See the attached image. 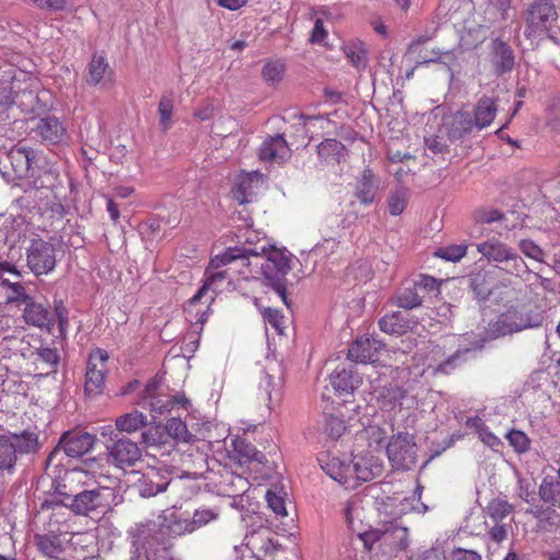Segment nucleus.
Instances as JSON below:
<instances>
[{
  "instance_id": "6",
  "label": "nucleus",
  "mask_w": 560,
  "mask_h": 560,
  "mask_svg": "<svg viewBox=\"0 0 560 560\" xmlns=\"http://www.w3.org/2000/svg\"><path fill=\"white\" fill-rule=\"evenodd\" d=\"M260 250L264 257V262H266V269L271 270L275 275V278L271 280L275 282L273 288L283 303L288 305L287 289L285 285L281 282V278H283L291 270L290 255L287 250L276 247H270L267 249L265 246H262Z\"/></svg>"
},
{
  "instance_id": "4",
  "label": "nucleus",
  "mask_w": 560,
  "mask_h": 560,
  "mask_svg": "<svg viewBox=\"0 0 560 560\" xmlns=\"http://www.w3.org/2000/svg\"><path fill=\"white\" fill-rule=\"evenodd\" d=\"M477 250L489 261L505 264L511 275L520 276L527 270L526 262L516 250L497 238L478 244Z\"/></svg>"
},
{
  "instance_id": "56",
  "label": "nucleus",
  "mask_w": 560,
  "mask_h": 560,
  "mask_svg": "<svg viewBox=\"0 0 560 560\" xmlns=\"http://www.w3.org/2000/svg\"><path fill=\"white\" fill-rule=\"evenodd\" d=\"M266 500L268 506L280 516H287L285 502L282 495L278 493L275 489H269L266 492Z\"/></svg>"
},
{
  "instance_id": "29",
  "label": "nucleus",
  "mask_w": 560,
  "mask_h": 560,
  "mask_svg": "<svg viewBox=\"0 0 560 560\" xmlns=\"http://www.w3.org/2000/svg\"><path fill=\"white\" fill-rule=\"evenodd\" d=\"M0 299L7 304H27L28 301H32V298L20 282H11L10 280L0 282Z\"/></svg>"
},
{
  "instance_id": "37",
  "label": "nucleus",
  "mask_w": 560,
  "mask_h": 560,
  "mask_svg": "<svg viewBox=\"0 0 560 560\" xmlns=\"http://www.w3.org/2000/svg\"><path fill=\"white\" fill-rule=\"evenodd\" d=\"M378 186L373 182L372 177H362L357 184L355 196L361 203L371 205L376 196Z\"/></svg>"
},
{
  "instance_id": "5",
  "label": "nucleus",
  "mask_w": 560,
  "mask_h": 560,
  "mask_svg": "<svg viewBox=\"0 0 560 560\" xmlns=\"http://www.w3.org/2000/svg\"><path fill=\"white\" fill-rule=\"evenodd\" d=\"M108 352L102 348L91 350L86 361L84 392L89 396H98L105 388V378L108 373Z\"/></svg>"
},
{
  "instance_id": "38",
  "label": "nucleus",
  "mask_w": 560,
  "mask_h": 560,
  "mask_svg": "<svg viewBox=\"0 0 560 560\" xmlns=\"http://www.w3.org/2000/svg\"><path fill=\"white\" fill-rule=\"evenodd\" d=\"M408 189L399 187L390 192L387 201L388 211L392 215H400L408 203Z\"/></svg>"
},
{
  "instance_id": "49",
  "label": "nucleus",
  "mask_w": 560,
  "mask_h": 560,
  "mask_svg": "<svg viewBox=\"0 0 560 560\" xmlns=\"http://www.w3.org/2000/svg\"><path fill=\"white\" fill-rule=\"evenodd\" d=\"M159 477L160 475L158 472H153L152 475L148 474L144 476L143 487L141 489L142 495L153 497L166 489L168 481H155V479Z\"/></svg>"
},
{
  "instance_id": "39",
  "label": "nucleus",
  "mask_w": 560,
  "mask_h": 560,
  "mask_svg": "<svg viewBox=\"0 0 560 560\" xmlns=\"http://www.w3.org/2000/svg\"><path fill=\"white\" fill-rule=\"evenodd\" d=\"M142 443L148 446H160L168 443L167 432L161 424H155L147 428L142 434Z\"/></svg>"
},
{
  "instance_id": "9",
  "label": "nucleus",
  "mask_w": 560,
  "mask_h": 560,
  "mask_svg": "<svg viewBox=\"0 0 560 560\" xmlns=\"http://www.w3.org/2000/svg\"><path fill=\"white\" fill-rule=\"evenodd\" d=\"M26 261L36 276L48 275L57 264L56 248L49 242L34 240L27 248Z\"/></svg>"
},
{
  "instance_id": "14",
  "label": "nucleus",
  "mask_w": 560,
  "mask_h": 560,
  "mask_svg": "<svg viewBox=\"0 0 560 560\" xmlns=\"http://www.w3.org/2000/svg\"><path fill=\"white\" fill-rule=\"evenodd\" d=\"M108 458L120 469L132 467L141 458V450L129 439L116 441L108 452Z\"/></svg>"
},
{
  "instance_id": "8",
  "label": "nucleus",
  "mask_w": 560,
  "mask_h": 560,
  "mask_svg": "<svg viewBox=\"0 0 560 560\" xmlns=\"http://www.w3.org/2000/svg\"><path fill=\"white\" fill-rule=\"evenodd\" d=\"M238 253L240 252L237 249L226 248L222 254L217 255L210 260L205 272V282L196 294L189 299V306H195L210 288H212L218 281H222L226 278L228 271L219 269L223 266L233 264L235 258L241 255Z\"/></svg>"
},
{
  "instance_id": "44",
  "label": "nucleus",
  "mask_w": 560,
  "mask_h": 560,
  "mask_svg": "<svg viewBox=\"0 0 560 560\" xmlns=\"http://www.w3.org/2000/svg\"><path fill=\"white\" fill-rule=\"evenodd\" d=\"M343 51L350 62L357 68H364L366 65V51L362 43H350L343 46Z\"/></svg>"
},
{
  "instance_id": "52",
  "label": "nucleus",
  "mask_w": 560,
  "mask_h": 560,
  "mask_svg": "<svg viewBox=\"0 0 560 560\" xmlns=\"http://www.w3.org/2000/svg\"><path fill=\"white\" fill-rule=\"evenodd\" d=\"M362 436L368 441L369 447L371 450H380L385 440H386V433L383 429L380 427H369L362 432Z\"/></svg>"
},
{
  "instance_id": "19",
  "label": "nucleus",
  "mask_w": 560,
  "mask_h": 560,
  "mask_svg": "<svg viewBox=\"0 0 560 560\" xmlns=\"http://www.w3.org/2000/svg\"><path fill=\"white\" fill-rule=\"evenodd\" d=\"M69 500V503L63 502L62 504L79 515H88L90 512L103 506V497L100 489L82 490L73 494Z\"/></svg>"
},
{
  "instance_id": "7",
  "label": "nucleus",
  "mask_w": 560,
  "mask_h": 560,
  "mask_svg": "<svg viewBox=\"0 0 560 560\" xmlns=\"http://www.w3.org/2000/svg\"><path fill=\"white\" fill-rule=\"evenodd\" d=\"M28 354L24 375L47 376L56 371L59 363V354L56 349L42 348L31 341Z\"/></svg>"
},
{
  "instance_id": "59",
  "label": "nucleus",
  "mask_w": 560,
  "mask_h": 560,
  "mask_svg": "<svg viewBox=\"0 0 560 560\" xmlns=\"http://www.w3.org/2000/svg\"><path fill=\"white\" fill-rule=\"evenodd\" d=\"M520 249L526 256L535 260H541L544 255L542 250L530 240H522L520 242Z\"/></svg>"
},
{
  "instance_id": "51",
  "label": "nucleus",
  "mask_w": 560,
  "mask_h": 560,
  "mask_svg": "<svg viewBox=\"0 0 560 560\" xmlns=\"http://www.w3.org/2000/svg\"><path fill=\"white\" fill-rule=\"evenodd\" d=\"M487 510L492 520L502 521L504 517L512 513L513 506L508 501L494 499L489 502Z\"/></svg>"
},
{
  "instance_id": "17",
  "label": "nucleus",
  "mask_w": 560,
  "mask_h": 560,
  "mask_svg": "<svg viewBox=\"0 0 560 560\" xmlns=\"http://www.w3.org/2000/svg\"><path fill=\"white\" fill-rule=\"evenodd\" d=\"M95 435L84 431H70L62 434L60 445L69 457H81L95 444Z\"/></svg>"
},
{
  "instance_id": "35",
  "label": "nucleus",
  "mask_w": 560,
  "mask_h": 560,
  "mask_svg": "<svg viewBox=\"0 0 560 560\" xmlns=\"http://www.w3.org/2000/svg\"><path fill=\"white\" fill-rule=\"evenodd\" d=\"M234 458L237 459L240 464H247L253 460L260 462L262 454L256 450L254 445L247 443L243 439H235L232 442Z\"/></svg>"
},
{
  "instance_id": "62",
  "label": "nucleus",
  "mask_w": 560,
  "mask_h": 560,
  "mask_svg": "<svg viewBox=\"0 0 560 560\" xmlns=\"http://www.w3.org/2000/svg\"><path fill=\"white\" fill-rule=\"evenodd\" d=\"M327 32L324 27V23L320 19H317L314 23V27L311 33L310 42L313 44H320L326 38Z\"/></svg>"
},
{
  "instance_id": "60",
  "label": "nucleus",
  "mask_w": 560,
  "mask_h": 560,
  "mask_svg": "<svg viewBox=\"0 0 560 560\" xmlns=\"http://www.w3.org/2000/svg\"><path fill=\"white\" fill-rule=\"evenodd\" d=\"M14 104H16V102L11 93L0 100V124H5L11 119L10 110Z\"/></svg>"
},
{
  "instance_id": "31",
  "label": "nucleus",
  "mask_w": 560,
  "mask_h": 560,
  "mask_svg": "<svg viewBox=\"0 0 560 560\" xmlns=\"http://www.w3.org/2000/svg\"><path fill=\"white\" fill-rule=\"evenodd\" d=\"M380 329L383 332L401 336L409 329V322L400 312L386 314L378 320Z\"/></svg>"
},
{
  "instance_id": "61",
  "label": "nucleus",
  "mask_w": 560,
  "mask_h": 560,
  "mask_svg": "<svg viewBox=\"0 0 560 560\" xmlns=\"http://www.w3.org/2000/svg\"><path fill=\"white\" fill-rule=\"evenodd\" d=\"M264 317L277 331L281 332L284 317L278 310L267 308Z\"/></svg>"
},
{
  "instance_id": "54",
  "label": "nucleus",
  "mask_w": 560,
  "mask_h": 560,
  "mask_svg": "<svg viewBox=\"0 0 560 560\" xmlns=\"http://www.w3.org/2000/svg\"><path fill=\"white\" fill-rule=\"evenodd\" d=\"M509 444L514 448L515 452L522 454L529 450L530 440L529 438L520 430H511L506 434Z\"/></svg>"
},
{
  "instance_id": "16",
  "label": "nucleus",
  "mask_w": 560,
  "mask_h": 560,
  "mask_svg": "<svg viewBox=\"0 0 560 560\" xmlns=\"http://www.w3.org/2000/svg\"><path fill=\"white\" fill-rule=\"evenodd\" d=\"M502 268L481 269L470 276L469 287L478 300H487L499 289V273Z\"/></svg>"
},
{
  "instance_id": "18",
  "label": "nucleus",
  "mask_w": 560,
  "mask_h": 560,
  "mask_svg": "<svg viewBox=\"0 0 560 560\" xmlns=\"http://www.w3.org/2000/svg\"><path fill=\"white\" fill-rule=\"evenodd\" d=\"M557 18L558 13L551 1L535 0L528 10L527 22L535 30H546Z\"/></svg>"
},
{
  "instance_id": "34",
  "label": "nucleus",
  "mask_w": 560,
  "mask_h": 560,
  "mask_svg": "<svg viewBox=\"0 0 560 560\" xmlns=\"http://www.w3.org/2000/svg\"><path fill=\"white\" fill-rule=\"evenodd\" d=\"M494 66L498 73L511 71L514 66V55L511 47L501 40L494 42Z\"/></svg>"
},
{
  "instance_id": "40",
  "label": "nucleus",
  "mask_w": 560,
  "mask_h": 560,
  "mask_svg": "<svg viewBox=\"0 0 560 560\" xmlns=\"http://www.w3.org/2000/svg\"><path fill=\"white\" fill-rule=\"evenodd\" d=\"M472 220L480 224H490L501 222L505 219V214L492 207H481L474 210Z\"/></svg>"
},
{
  "instance_id": "12",
  "label": "nucleus",
  "mask_w": 560,
  "mask_h": 560,
  "mask_svg": "<svg viewBox=\"0 0 560 560\" xmlns=\"http://www.w3.org/2000/svg\"><path fill=\"white\" fill-rule=\"evenodd\" d=\"M32 131L35 138L46 145L61 144L68 139L66 127L55 116L38 119Z\"/></svg>"
},
{
  "instance_id": "43",
  "label": "nucleus",
  "mask_w": 560,
  "mask_h": 560,
  "mask_svg": "<svg viewBox=\"0 0 560 560\" xmlns=\"http://www.w3.org/2000/svg\"><path fill=\"white\" fill-rule=\"evenodd\" d=\"M469 352V349H459L446 360L442 361L433 369L434 374H451L464 361V355Z\"/></svg>"
},
{
  "instance_id": "53",
  "label": "nucleus",
  "mask_w": 560,
  "mask_h": 560,
  "mask_svg": "<svg viewBox=\"0 0 560 560\" xmlns=\"http://www.w3.org/2000/svg\"><path fill=\"white\" fill-rule=\"evenodd\" d=\"M346 431L345 421L336 416L325 418L324 432L332 440H338Z\"/></svg>"
},
{
  "instance_id": "3",
  "label": "nucleus",
  "mask_w": 560,
  "mask_h": 560,
  "mask_svg": "<svg viewBox=\"0 0 560 560\" xmlns=\"http://www.w3.org/2000/svg\"><path fill=\"white\" fill-rule=\"evenodd\" d=\"M388 462L395 470H410L418 462V445L412 434L399 432L386 444Z\"/></svg>"
},
{
  "instance_id": "55",
  "label": "nucleus",
  "mask_w": 560,
  "mask_h": 560,
  "mask_svg": "<svg viewBox=\"0 0 560 560\" xmlns=\"http://www.w3.org/2000/svg\"><path fill=\"white\" fill-rule=\"evenodd\" d=\"M424 142L428 150H430L432 153H450L451 143L448 142L446 136L440 137V128L435 135L427 137Z\"/></svg>"
},
{
  "instance_id": "30",
  "label": "nucleus",
  "mask_w": 560,
  "mask_h": 560,
  "mask_svg": "<svg viewBox=\"0 0 560 560\" xmlns=\"http://www.w3.org/2000/svg\"><path fill=\"white\" fill-rule=\"evenodd\" d=\"M147 422L148 418L143 412L139 410H132L117 417L115 420V425L118 431L130 434L145 428Z\"/></svg>"
},
{
  "instance_id": "25",
  "label": "nucleus",
  "mask_w": 560,
  "mask_h": 560,
  "mask_svg": "<svg viewBox=\"0 0 560 560\" xmlns=\"http://www.w3.org/2000/svg\"><path fill=\"white\" fill-rule=\"evenodd\" d=\"M323 469L335 481L346 487L353 488L352 464L346 463L337 457L328 459Z\"/></svg>"
},
{
  "instance_id": "28",
  "label": "nucleus",
  "mask_w": 560,
  "mask_h": 560,
  "mask_svg": "<svg viewBox=\"0 0 560 560\" xmlns=\"http://www.w3.org/2000/svg\"><path fill=\"white\" fill-rule=\"evenodd\" d=\"M35 540L39 552L49 559H59L65 551L63 542L58 535H36Z\"/></svg>"
},
{
  "instance_id": "42",
  "label": "nucleus",
  "mask_w": 560,
  "mask_h": 560,
  "mask_svg": "<svg viewBox=\"0 0 560 560\" xmlns=\"http://www.w3.org/2000/svg\"><path fill=\"white\" fill-rule=\"evenodd\" d=\"M422 299L418 294V288L413 284L412 288H407L395 298V304L406 310H412L420 306Z\"/></svg>"
},
{
  "instance_id": "47",
  "label": "nucleus",
  "mask_w": 560,
  "mask_h": 560,
  "mask_svg": "<svg viewBox=\"0 0 560 560\" xmlns=\"http://www.w3.org/2000/svg\"><path fill=\"white\" fill-rule=\"evenodd\" d=\"M16 443V454L20 453H32L38 447V436L32 432H24L22 435L11 436Z\"/></svg>"
},
{
  "instance_id": "41",
  "label": "nucleus",
  "mask_w": 560,
  "mask_h": 560,
  "mask_svg": "<svg viewBox=\"0 0 560 560\" xmlns=\"http://www.w3.org/2000/svg\"><path fill=\"white\" fill-rule=\"evenodd\" d=\"M108 69V63L105 58L102 56H93L91 62L89 63V84H98L103 78L105 77Z\"/></svg>"
},
{
  "instance_id": "33",
  "label": "nucleus",
  "mask_w": 560,
  "mask_h": 560,
  "mask_svg": "<svg viewBox=\"0 0 560 560\" xmlns=\"http://www.w3.org/2000/svg\"><path fill=\"white\" fill-rule=\"evenodd\" d=\"M23 317L27 324L37 327H48L50 322V312L39 303L28 301L25 304Z\"/></svg>"
},
{
  "instance_id": "36",
  "label": "nucleus",
  "mask_w": 560,
  "mask_h": 560,
  "mask_svg": "<svg viewBox=\"0 0 560 560\" xmlns=\"http://www.w3.org/2000/svg\"><path fill=\"white\" fill-rule=\"evenodd\" d=\"M540 499L553 506H560V480L558 477L547 476L539 487Z\"/></svg>"
},
{
  "instance_id": "27",
  "label": "nucleus",
  "mask_w": 560,
  "mask_h": 560,
  "mask_svg": "<svg viewBox=\"0 0 560 560\" xmlns=\"http://www.w3.org/2000/svg\"><path fill=\"white\" fill-rule=\"evenodd\" d=\"M16 460V443L8 435H0V477L12 475Z\"/></svg>"
},
{
  "instance_id": "15",
  "label": "nucleus",
  "mask_w": 560,
  "mask_h": 560,
  "mask_svg": "<svg viewBox=\"0 0 560 560\" xmlns=\"http://www.w3.org/2000/svg\"><path fill=\"white\" fill-rule=\"evenodd\" d=\"M384 472L383 460L368 452L363 455L354 456L352 462L353 483L355 481H370L382 476Z\"/></svg>"
},
{
  "instance_id": "20",
  "label": "nucleus",
  "mask_w": 560,
  "mask_h": 560,
  "mask_svg": "<svg viewBox=\"0 0 560 560\" xmlns=\"http://www.w3.org/2000/svg\"><path fill=\"white\" fill-rule=\"evenodd\" d=\"M330 384L337 393L349 394L362 384V378L353 366L338 365L330 374Z\"/></svg>"
},
{
  "instance_id": "21",
  "label": "nucleus",
  "mask_w": 560,
  "mask_h": 560,
  "mask_svg": "<svg viewBox=\"0 0 560 560\" xmlns=\"http://www.w3.org/2000/svg\"><path fill=\"white\" fill-rule=\"evenodd\" d=\"M347 155V148L336 139H325L317 145L318 162L323 166L340 164Z\"/></svg>"
},
{
  "instance_id": "64",
  "label": "nucleus",
  "mask_w": 560,
  "mask_h": 560,
  "mask_svg": "<svg viewBox=\"0 0 560 560\" xmlns=\"http://www.w3.org/2000/svg\"><path fill=\"white\" fill-rule=\"evenodd\" d=\"M453 560H481V558L475 551L458 549L454 552Z\"/></svg>"
},
{
  "instance_id": "57",
  "label": "nucleus",
  "mask_w": 560,
  "mask_h": 560,
  "mask_svg": "<svg viewBox=\"0 0 560 560\" xmlns=\"http://www.w3.org/2000/svg\"><path fill=\"white\" fill-rule=\"evenodd\" d=\"M284 73V65L277 62H269L264 66L261 74L267 82H279Z\"/></svg>"
},
{
  "instance_id": "26",
  "label": "nucleus",
  "mask_w": 560,
  "mask_h": 560,
  "mask_svg": "<svg viewBox=\"0 0 560 560\" xmlns=\"http://www.w3.org/2000/svg\"><path fill=\"white\" fill-rule=\"evenodd\" d=\"M44 92L42 95L33 89H23L14 95L18 106L25 113L39 114L46 109Z\"/></svg>"
},
{
  "instance_id": "24",
  "label": "nucleus",
  "mask_w": 560,
  "mask_h": 560,
  "mask_svg": "<svg viewBox=\"0 0 560 560\" xmlns=\"http://www.w3.org/2000/svg\"><path fill=\"white\" fill-rule=\"evenodd\" d=\"M375 341L369 338H358L348 350V359L355 363H369L377 360Z\"/></svg>"
},
{
  "instance_id": "45",
  "label": "nucleus",
  "mask_w": 560,
  "mask_h": 560,
  "mask_svg": "<svg viewBox=\"0 0 560 560\" xmlns=\"http://www.w3.org/2000/svg\"><path fill=\"white\" fill-rule=\"evenodd\" d=\"M173 98L170 95H163L159 103L160 126L162 132H166L172 126Z\"/></svg>"
},
{
  "instance_id": "46",
  "label": "nucleus",
  "mask_w": 560,
  "mask_h": 560,
  "mask_svg": "<svg viewBox=\"0 0 560 560\" xmlns=\"http://www.w3.org/2000/svg\"><path fill=\"white\" fill-rule=\"evenodd\" d=\"M163 427L167 432V440L172 438L177 441H187V436L189 434L188 429L186 423L179 418L168 419L166 424Z\"/></svg>"
},
{
  "instance_id": "10",
  "label": "nucleus",
  "mask_w": 560,
  "mask_h": 560,
  "mask_svg": "<svg viewBox=\"0 0 560 560\" xmlns=\"http://www.w3.org/2000/svg\"><path fill=\"white\" fill-rule=\"evenodd\" d=\"M237 249L241 254L237 256L233 264H238L240 269L237 272L244 279L265 277L267 280H272L275 275L271 270L266 269V262L261 253L256 249L245 247H231Z\"/></svg>"
},
{
  "instance_id": "58",
  "label": "nucleus",
  "mask_w": 560,
  "mask_h": 560,
  "mask_svg": "<svg viewBox=\"0 0 560 560\" xmlns=\"http://www.w3.org/2000/svg\"><path fill=\"white\" fill-rule=\"evenodd\" d=\"M217 518V514L210 509H199L194 513L192 518L190 520L194 529L197 530L201 526L207 525L211 521Z\"/></svg>"
},
{
  "instance_id": "1",
  "label": "nucleus",
  "mask_w": 560,
  "mask_h": 560,
  "mask_svg": "<svg viewBox=\"0 0 560 560\" xmlns=\"http://www.w3.org/2000/svg\"><path fill=\"white\" fill-rule=\"evenodd\" d=\"M31 341L39 343L23 329L15 328L12 334L3 336L0 341V369L12 375L23 376Z\"/></svg>"
},
{
  "instance_id": "13",
  "label": "nucleus",
  "mask_w": 560,
  "mask_h": 560,
  "mask_svg": "<svg viewBox=\"0 0 560 560\" xmlns=\"http://www.w3.org/2000/svg\"><path fill=\"white\" fill-rule=\"evenodd\" d=\"M293 144L294 142L289 143L283 135L270 136L265 139L259 148V159L264 162L284 164L291 158V145Z\"/></svg>"
},
{
  "instance_id": "63",
  "label": "nucleus",
  "mask_w": 560,
  "mask_h": 560,
  "mask_svg": "<svg viewBox=\"0 0 560 560\" xmlns=\"http://www.w3.org/2000/svg\"><path fill=\"white\" fill-rule=\"evenodd\" d=\"M480 440L490 447H495L501 444V441L495 436L488 427H486L479 434Z\"/></svg>"
},
{
  "instance_id": "50",
  "label": "nucleus",
  "mask_w": 560,
  "mask_h": 560,
  "mask_svg": "<svg viewBox=\"0 0 560 560\" xmlns=\"http://www.w3.org/2000/svg\"><path fill=\"white\" fill-rule=\"evenodd\" d=\"M467 254V246L465 244L448 245L439 248L435 256L447 261H459Z\"/></svg>"
},
{
  "instance_id": "22",
  "label": "nucleus",
  "mask_w": 560,
  "mask_h": 560,
  "mask_svg": "<svg viewBox=\"0 0 560 560\" xmlns=\"http://www.w3.org/2000/svg\"><path fill=\"white\" fill-rule=\"evenodd\" d=\"M498 106L495 100L489 96H482L478 100L471 117L472 127L482 130L491 125L495 118Z\"/></svg>"
},
{
  "instance_id": "48",
  "label": "nucleus",
  "mask_w": 560,
  "mask_h": 560,
  "mask_svg": "<svg viewBox=\"0 0 560 560\" xmlns=\"http://www.w3.org/2000/svg\"><path fill=\"white\" fill-rule=\"evenodd\" d=\"M166 522L168 533L172 535L182 536L195 532L194 526L190 520L188 518H180L175 515H171V517L167 518Z\"/></svg>"
},
{
  "instance_id": "32",
  "label": "nucleus",
  "mask_w": 560,
  "mask_h": 560,
  "mask_svg": "<svg viewBox=\"0 0 560 560\" xmlns=\"http://www.w3.org/2000/svg\"><path fill=\"white\" fill-rule=\"evenodd\" d=\"M261 177H241L240 182L233 187L231 194L234 200L240 205L252 202L256 195V187Z\"/></svg>"
},
{
  "instance_id": "23",
  "label": "nucleus",
  "mask_w": 560,
  "mask_h": 560,
  "mask_svg": "<svg viewBox=\"0 0 560 560\" xmlns=\"http://www.w3.org/2000/svg\"><path fill=\"white\" fill-rule=\"evenodd\" d=\"M158 385L149 383L143 390V406L148 407L152 412L164 415L173 409L175 399L168 395H156Z\"/></svg>"
},
{
  "instance_id": "2",
  "label": "nucleus",
  "mask_w": 560,
  "mask_h": 560,
  "mask_svg": "<svg viewBox=\"0 0 560 560\" xmlns=\"http://www.w3.org/2000/svg\"><path fill=\"white\" fill-rule=\"evenodd\" d=\"M102 477H105L104 465L100 459L90 458L67 469L57 481L56 491L66 499H70L73 494L85 490V487L98 483Z\"/></svg>"
},
{
  "instance_id": "11",
  "label": "nucleus",
  "mask_w": 560,
  "mask_h": 560,
  "mask_svg": "<svg viewBox=\"0 0 560 560\" xmlns=\"http://www.w3.org/2000/svg\"><path fill=\"white\" fill-rule=\"evenodd\" d=\"M471 115L468 112L458 110L444 116L440 125V137L446 136L451 144L463 141L472 131Z\"/></svg>"
}]
</instances>
